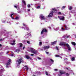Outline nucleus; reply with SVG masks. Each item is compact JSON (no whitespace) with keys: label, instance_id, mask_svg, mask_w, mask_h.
<instances>
[{"label":"nucleus","instance_id":"f257e3e1","mask_svg":"<svg viewBox=\"0 0 76 76\" xmlns=\"http://www.w3.org/2000/svg\"><path fill=\"white\" fill-rule=\"evenodd\" d=\"M59 45L61 46H65L66 45L68 48V49L69 51H71V48L70 45L67 44L66 43V42H61L59 44Z\"/></svg>","mask_w":76,"mask_h":76},{"label":"nucleus","instance_id":"f03ea898","mask_svg":"<svg viewBox=\"0 0 76 76\" xmlns=\"http://www.w3.org/2000/svg\"><path fill=\"white\" fill-rule=\"evenodd\" d=\"M48 32V31L47 30V29H46V28H44L40 34L41 35H42L44 32Z\"/></svg>","mask_w":76,"mask_h":76},{"label":"nucleus","instance_id":"7ed1b4c3","mask_svg":"<svg viewBox=\"0 0 76 76\" xmlns=\"http://www.w3.org/2000/svg\"><path fill=\"white\" fill-rule=\"evenodd\" d=\"M30 51H31V52L33 53V54H37V51L34 48H31Z\"/></svg>","mask_w":76,"mask_h":76},{"label":"nucleus","instance_id":"20e7f679","mask_svg":"<svg viewBox=\"0 0 76 76\" xmlns=\"http://www.w3.org/2000/svg\"><path fill=\"white\" fill-rule=\"evenodd\" d=\"M17 62H18V64H20L21 63L23 62V59L22 58H20L18 59V60L16 61Z\"/></svg>","mask_w":76,"mask_h":76},{"label":"nucleus","instance_id":"39448f33","mask_svg":"<svg viewBox=\"0 0 76 76\" xmlns=\"http://www.w3.org/2000/svg\"><path fill=\"white\" fill-rule=\"evenodd\" d=\"M51 12H50L48 15V18H51V17H52L53 15V13H54L55 12H53V11L52 10L51 11Z\"/></svg>","mask_w":76,"mask_h":76},{"label":"nucleus","instance_id":"423d86ee","mask_svg":"<svg viewBox=\"0 0 76 76\" xmlns=\"http://www.w3.org/2000/svg\"><path fill=\"white\" fill-rule=\"evenodd\" d=\"M40 18L42 19V20H45V17L43 16L42 14L40 15Z\"/></svg>","mask_w":76,"mask_h":76},{"label":"nucleus","instance_id":"0eeeda50","mask_svg":"<svg viewBox=\"0 0 76 76\" xmlns=\"http://www.w3.org/2000/svg\"><path fill=\"white\" fill-rule=\"evenodd\" d=\"M43 48L44 49V50H46V49H48V48H50V46H44L43 47Z\"/></svg>","mask_w":76,"mask_h":76},{"label":"nucleus","instance_id":"6e6552de","mask_svg":"<svg viewBox=\"0 0 76 76\" xmlns=\"http://www.w3.org/2000/svg\"><path fill=\"white\" fill-rule=\"evenodd\" d=\"M31 35V34L29 33H28V34H26L25 35V36H24L25 37H26V38H28V37L29 36H30Z\"/></svg>","mask_w":76,"mask_h":76},{"label":"nucleus","instance_id":"1a4fd4ad","mask_svg":"<svg viewBox=\"0 0 76 76\" xmlns=\"http://www.w3.org/2000/svg\"><path fill=\"white\" fill-rule=\"evenodd\" d=\"M59 73L61 74H65L66 73L64 71H63L62 70L59 71Z\"/></svg>","mask_w":76,"mask_h":76},{"label":"nucleus","instance_id":"9d476101","mask_svg":"<svg viewBox=\"0 0 76 76\" xmlns=\"http://www.w3.org/2000/svg\"><path fill=\"white\" fill-rule=\"evenodd\" d=\"M57 43V41H55L53 42H51V45H54V44H56Z\"/></svg>","mask_w":76,"mask_h":76},{"label":"nucleus","instance_id":"9b49d317","mask_svg":"<svg viewBox=\"0 0 76 76\" xmlns=\"http://www.w3.org/2000/svg\"><path fill=\"white\" fill-rule=\"evenodd\" d=\"M52 10H53V11H53V12H54V13H55L57 12V9L55 8H53L52 9Z\"/></svg>","mask_w":76,"mask_h":76},{"label":"nucleus","instance_id":"f8f14e48","mask_svg":"<svg viewBox=\"0 0 76 76\" xmlns=\"http://www.w3.org/2000/svg\"><path fill=\"white\" fill-rule=\"evenodd\" d=\"M64 27H65V30H68V27H67V26L65 25L63 26Z\"/></svg>","mask_w":76,"mask_h":76},{"label":"nucleus","instance_id":"ddd939ff","mask_svg":"<svg viewBox=\"0 0 76 76\" xmlns=\"http://www.w3.org/2000/svg\"><path fill=\"white\" fill-rule=\"evenodd\" d=\"M22 3L24 4L25 6H26V2L24 0H22Z\"/></svg>","mask_w":76,"mask_h":76},{"label":"nucleus","instance_id":"4468645a","mask_svg":"<svg viewBox=\"0 0 76 76\" xmlns=\"http://www.w3.org/2000/svg\"><path fill=\"white\" fill-rule=\"evenodd\" d=\"M61 20H64V17H63L62 18H60Z\"/></svg>","mask_w":76,"mask_h":76},{"label":"nucleus","instance_id":"2eb2a0df","mask_svg":"<svg viewBox=\"0 0 76 76\" xmlns=\"http://www.w3.org/2000/svg\"><path fill=\"white\" fill-rule=\"evenodd\" d=\"M10 62H8L6 64V66L7 67H8V65H10Z\"/></svg>","mask_w":76,"mask_h":76},{"label":"nucleus","instance_id":"dca6fc26","mask_svg":"<svg viewBox=\"0 0 76 76\" xmlns=\"http://www.w3.org/2000/svg\"><path fill=\"white\" fill-rule=\"evenodd\" d=\"M25 57H26V58L27 59H29V58H31L29 57V56H28V55H26L25 56Z\"/></svg>","mask_w":76,"mask_h":76},{"label":"nucleus","instance_id":"f3484780","mask_svg":"<svg viewBox=\"0 0 76 76\" xmlns=\"http://www.w3.org/2000/svg\"><path fill=\"white\" fill-rule=\"evenodd\" d=\"M25 67H26V70L27 72H28V67L27 66H25Z\"/></svg>","mask_w":76,"mask_h":76},{"label":"nucleus","instance_id":"a211bd4d","mask_svg":"<svg viewBox=\"0 0 76 76\" xmlns=\"http://www.w3.org/2000/svg\"><path fill=\"white\" fill-rule=\"evenodd\" d=\"M72 45H74V46L76 45V43L73 42H72Z\"/></svg>","mask_w":76,"mask_h":76},{"label":"nucleus","instance_id":"6ab92c4d","mask_svg":"<svg viewBox=\"0 0 76 76\" xmlns=\"http://www.w3.org/2000/svg\"><path fill=\"white\" fill-rule=\"evenodd\" d=\"M14 15V14H11V18H12V19H14V17H12V15Z\"/></svg>","mask_w":76,"mask_h":76},{"label":"nucleus","instance_id":"aec40b11","mask_svg":"<svg viewBox=\"0 0 76 76\" xmlns=\"http://www.w3.org/2000/svg\"><path fill=\"white\" fill-rule=\"evenodd\" d=\"M20 51V50L19 49H17L15 50V52H16L17 53H19Z\"/></svg>","mask_w":76,"mask_h":76},{"label":"nucleus","instance_id":"412c9836","mask_svg":"<svg viewBox=\"0 0 76 76\" xmlns=\"http://www.w3.org/2000/svg\"><path fill=\"white\" fill-rule=\"evenodd\" d=\"M73 9V7H70L69 8V9L70 10H71L72 9Z\"/></svg>","mask_w":76,"mask_h":76},{"label":"nucleus","instance_id":"4be33fe9","mask_svg":"<svg viewBox=\"0 0 76 76\" xmlns=\"http://www.w3.org/2000/svg\"><path fill=\"white\" fill-rule=\"evenodd\" d=\"M15 19H16V20H18L19 19V18L18 16L16 17L15 18Z\"/></svg>","mask_w":76,"mask_h":76},{"label":"nucleus","instance_id":"5701e85b","mask_svg":"<svg viewBox=\"0 0 76 76\" xmlns=\"http://www.w3.org/2000/svg\"><path fill=\"white\" fill-rule=\"evenodd\" d=\"M26 29L27 30V31H29V28H28V27H26Z\"/></svg>","mask_w":76,"mask_h":76},{"label":"nucleus","instance_id":"b1692460","mask_svg":"<svg viewBox=\"0 0 76 76\" xmlns=\"http://www.w3.org/2000/svg\"><path fill=\"white\" fill-rule=\"evenodd\" d=\"M74 60H75V57H73L72 58V61H74Z\"/></svg>","mask_w":76,"mask_h":76},{"label":"nucleus","instance_id":"393cba45","mask_svg":"<svg viewBox=\"0 0 76 76\" xmlns=\"http://www.w3.org/2000/svg\"><path fill=\"white\" fill-rule=\"evenodd\" d=\"M61 29H62V31H64V30H65V29L64 28H63V27H61Z\"/></svg>","mask_w":76,"mask_h":76},{"label":"nucleus","instance_id":"a878e982","mask_svg":"<svg viewBox=\"0 0 76 76\" xmlns=\"http://www.w3.org/2000/svg\"><path fill=\"white\" fill-rule=\"evenodd\" d=\"M20 47H22V46L23 45L22 43H20Z\"/></svg>","mask_w":76,"mask_h":76},{"label":"nucleus","instance_id":"bb28decb","mask_svg":"<svg viewBox=\"0 0 76 76\" xmlns=\"http://www.w3.org/2000/svg\"><path fill=\"white\" fill-rule=\"evenodd\" d=\"M11 61H12V60H11V59H9L8 62H9V63H10V62H11Z\"/></svg>","mask_w":76,"mask_h":76},{"label":"nucleus","instance_id":"cd10ccee","mask_svg":"<svg viewBox=\"0 0 76 76\" xmlns=\"http://www.w3.org/2000/svg\"><path fill=\"white\" fill-rule=\"evenodd\" d=\"M27 6H28V8H29V7H31V5H30V4H28V5Z\"/></svg>","mask_w":76,"mask_h":76},{"label":"nucleus","instance_id":"c85d7f7f","mask_svg":"<svg viewBox=\"0 0 76 76\" xmlns=\"http://www.w3.org/2000/svg\"><path fill=\"white\" fill-rule=\"evenodd\" d=\"M65 75H66V76H69V73H66L65 74Z\"/></svg>","mask_w":76,"mask_h":76},{"label":"nucleus","instance_id":"c756f323","mask_svg":"<svg viewBox=\"0 0 76 76\" xmlns=\"http://www.w3.org/2000/svg\"><path fill=\"white\" fill-rule=\"evenodd\" d=\"M45 74L47 76H48V72H45Z\"/></svg>","mask_w":76,"mask_h":76},{"label":"nucleus","instance_id":"7c9ffc66","mask_svg":"<svg viewBox=\"0 0 76 76\" xmlns=\"http://www.w3.org/2000/svg\"><path fill=\"white\" fill-rule=\"evenodd\" d=\"M39 45H42V42H39Z\"/></svg>","mask_w":76,"mask_h":76},{"label":"nucleus","instance_id":"2f4dec72","mask_svg":"<svg viewBox=\"0 0 76 76\" xmlns=\"http://www.w3.org/2000/svg\"><path fill=\"white\" fill-rule=\"evenodd\" d=\"M58 15H61V13L60 12H59L58 13Z\"/></svg>","mask_w":76,"mask_h":76},{"label":"nucleus","instance_id":"473e14b6","mask_svg":"<svg viewBox=\"0 0 76 76\" xmlns=\"http://www.w3.org/2000/svg\"><path fill=\"white\" fill-rule=\"evenodd\" d=\"M50 60L52 61V62H54V61L52 59H50Z\"/></svg>","mask_w":76,"mask_h":76},{"label":"nucleus","instance_id":"72a5a7b5","mask_svg":"<svg viewBox=\"0 0 76 76\" xmlns=\"http://www.w3.org/2000/svg\"><path fill=\"white\" fill-rule=\"evenodd\" d=\"M27 43L29 44H30V42H29V41H27Z\"/></svg>","mask_w":76,"mask_h":76},{"label":"nucleus","instance_id":"f704fd0d","mask_svg":"<svg viewBox=\"0 0 76 76\" xmlns=\"http://www.w3.org/2000/svg\"><path fill=\"white\" fill-rule=\"evenodd\" d=\"M40 8V6H38L37 7V9H39Z\"/></svg>","mask_w":76,"mask_h":76},{"label":"nucleus","instance_id":"c9c22d12","mask_svg":"<svg viewBox=\"0 0 76 76\" xmlns=\"http://www.w3.org/2000/svg\"><path fill=\"white\" fill-rule=\"evenodd\" d=\"M23 26H26V25L25 24H24V23H23Z\"/></svg>","mask_w":76,"mask_h":76},{"label":"nucleus","instance_id":"e433bc0d","mask_svg":"<svg viewBox=\"0 0 76 76\" xmlns=\"http://www.w3.org/2000/svg\"><path fill=\"white\" fill-rule=\"evenodd\" d=\"M59 55H56V57H59Z\"/></svg>","mask_w":76,"mask_h":76},{"label":"nucleus","instance_id":"4c0bfd02","mask_svg":"<svg viewBox=\"0 0 76 76\" xmlns=\"http://www.w3.org/2000/svg\"><path fill=\"white\" fill-rule=\"evenodd\" d=\"M11 44L12 45H15V43H12Z\"/></svg>","mask_w":76,"mask_h":76},{"label":"nucleus","instance_id":"58836bf2","mask_svg":"<svg viewBox=\"0 0 76 76\" xmlns=\"http://www.w3.org/2000/svg\"><path fill=\"white\" fill-rule=\"evenodd\" d=\"M56 48L57 50H58V47L57 46L56 47Z\"/></svg>","mask_w":76,"mask_h":76},{"label":"nucleus","instance_id":"ea45409f","mask_svg":"<svg viewBox=\"0 0 76 76\" xmlns=\"http://www.w3.org/2000/svg\"><path fill=\"white\" fill-rule=\"evenodd\" d=\"M46 53L47 54H49V52L46 51Z\"/></svg>","mask_w":76,"mask_h":76},{"label":"nucleus","instance_id":"a19ab883","mask_svg":"<svg viewBox=\"0 0 76 76\" xmlns=\"http://www.w3.org/2000/svg\"><path fill=\"white\" fill-rule=\"evenodd\" d=\"M54 71H57V70H58L57 69H54Z\"/></svg>","mask_w":76,"mask_h":76},{"label":"nucleus","instance_id":"79ce46f5","mask_svg":"<svg viewBox=\"0 0 76 76\" xmlns=\"http://www.w3.org/2000/svg\"><path fill=\"white\" fill-rule=\"evenodd\" d=\"M14 7H15V8H16V9H17V6H16L15 5L14 6Z\"/></svg>","mask_w":76,"mask_h":76},{"label":"nucleus","instance_id":"37998d69","mask_svg":"<svg viewBox=\"0 0 76 76\" xmlns=\"http://www.w3.org/2000/svg\"><path fill=\"white\" fill-rule=\"evenodd\" d=\"M62 8H63V9H64V8H65V6H63L62 7Z\"/></svg>","mask_w":76,"mask_h":76},{"label":"nucleus","instance_id":"c03bdc74","mask_svg":"<svg viewBox=\"0 0 76 76\" xmlns=\"http://www.w3.org/2000/svg\"><path fill=\"white\" fill-rule=\"evenodd\" d=\"M48 28H49V29H51V28L50 26L48 27Z\"/></svg>","mask_w":76,"mask_h":76},{"label":"nucleus","instance_id":"a18cd8bd","mask_svg":"<svg viewBox=\"0 0 76 76\" xmlns=\"http://www.w3.org/2000/svg\"><path fill=\"white\" fill-rule=\"evenodd\" d=\"M13 42L14 43H15V40H13Z\"/></svg>","mask_w":76,"mask_h":76},{"label":"nucleus","instance_id":"49530a36","mask_svg":"<svg viewBox=\"0 0 76 76\" xmlns=\"http://www.w3.org/2000/svg\"><path fill=\"white\" fill-rule=\"evenodd\" d=\"M25 47H23V50H24V49H25Z\"/></svg>","mask_w":76,"mask_h":76},{"label":"nucleus","instance_id":"de8ad7c7","mask_svg":"<svg viewBox=\"0 0 76 76\" xmlns=\"http://www.w3.org/2000/svg\"><path fill=\"white\" fill-rule=\"evenodd\" d=\"M3 41V39H0V41Z\"/></svg>","mask_w":76,"mask_h":76},{"label":"nucleus","instance_id":"09e8293b","mask_svg":"<svg viewBox=\"0 0 76 76\" xmlns=\"http://www.w3.org/2000/svg\"><path fill=\"white\" fill-rule=\"evenodd\" d=\"M38 59H39V60H41V58L39 57H38Z\"/></svg>","mask_w":76,"mask_h":76},{"label":"nucleus","instance_id":"8fccbe9b","mask_svg":"<svg viewBox=\"0 0 76 76\" xmlns=\"http://www.w3.org/2000/svg\"><path fill=\"white\" fill-rule=\"evenodd\" d=\"M2 22L3 23H4L5 22V21H2Z\"/></svg>","mask_w":76,"mask_h":76},{"label":"nucleus","instance_id":"3c124183","mask_svg":"<svg viewBox=\"0 0 76 76\" xmlns=\"http://www.w3.org/2000/svg\"><path fill=\"white\" fill-rule=\"evenodd\" d=\"M66 38H69V36H68L66 37Z\"/></svg>","mask_w":76,"mask_h":76},{"label":"nucleus","instance_id":"603ef678","mask_svg":"<svg viewBox=\"0 0 76 76\" xmlns=\"http://www.w3.org/2000/svg\"><path fill=\"white\" fill-rule=\"evenodd\" d=\"M9 51L7 52V54H9Z\"/></svg>","mask_w":76,"mask_h":76},{"label":"nucleus","instance_id":"864d4df0","mask_svg":"<svg viewBox=\"0 0 76 76\" xmlns=\"http://www.w3.org/2000/svg\"><path fill=\"white\" fill-rule=\"evenodd\" d=\"M31 56H34V54H31Z\"/></svg>","mask_w":76,"mask_h":76},{"label":"nucleus","instance_id":"5fc2aeb1","mask_svg":"<svg viewBox=\"0 0 76 76\" xmlns=\"http://www.w3.org/2000/svg\"><path fill=\"white\" fill-rule=\"evenodd\" d=\"M11 56H13V54H11Z\"/></svg>","mask_w":76,"mask_h":76},{"label":"nucleus","instance_id":"6e6d98bb","mask_svg":"<svg viewBox=\"0 0 76 76\" xmlns=\"http://www.w3.org/2000/svg\"><path fill=\"white\" fill-rule=\"evenodd\" d=\"M28 12H29V11H30V9H28Z\"/></svg>","mask_w":76,"mask_h":76},{"label":"nucleus","instance_id":"4d7b16f0","mask_svg":"<svg viewBox=\"0 0 76 76\" xmlns=\"http://www.w3.org/2000/svg\"><path fill=\"white\" fill-rule=\"evenodd\" d=\"M66 69H67L68 70H69V69H68V68H66Z\"/></svg>","mask_w":76,"mask_h":76},{"label":"nucleus","instance_id":"13d9d810","mask_svg":"<svg viewBox=\"0 0 76 76\" xmlns=\"http://www.w3.org/2000/svg\"><path fill=\"white\" fill-rule=\"evenodd\" d=\"M61 75H59V74H58V76H61Z\"/></svg>","mask_w":76,"mask_h":76},{"label":"nucleus","instance_id":"bf43d9fd","mask_svg":"<svg viewBox=\"0 0 76 76\" xmlns=\"http://www.w3.org/2000/svg\"><path fill=\"white\" fill-rule=\"evenodd\" d=\"M0 47H1V45L0 44Z\"/></svg>","mask_w":76,"mask_h":76},{"label":"nucleus","instance_id":"052dcab7","mask_svg":"<svg viewBox=\"0 0 76 76\" xmlns=\"http://www.w3.org/2000/svg\"><path fill=\"white\" fill-rule=\"evenodd\" d=\"M58 18H60V17L59 16H58Z\"/></svg>","mask_w":76,"mask_h":76},{"label":"nucleus","instance_id":"680f3d73","mask_svg":"<svg viewBox=\"0 0 76 76\" xmlns=\"http://www.w3.org/2000/svg\"><path fill=\"white\" fill-rule=\"evenodd\" d=\"M22 28H23V27H22Z\"/></svg>","mask_w":76,"mask_h":76},{"label":"nucleus","instance_id":"e2e57ef3","mask_svg":"<svg viewBox=\"0 0 76 76\" xmlns=\"http://www.w3.org/2000/svg\"><path fill=\"white\" fill-rule=\"evenodd\" d=\"M61 58H62V57H61Z\"/></svg>","mask_w":76,"mask_h":76},{"label":"nucleus","instance_id":"0e129e2a","mask_svg":"<svg viewBox=\"0 0 76 76\" xmlns=\"http://www.w3.org/2000/svg\"><path fill=\"white\" fill-rule=\"evenodd\" d=\"M24 29H25V28H24Z\"/></svg>","mask_w":76,"mask_h":76},{"label":"nucleus","instance_id":"69168bd1","mask_svg":"<svg viewBox=\"0 0 76 76\" xmlns=\"http://www.w3.org/2000/svg\"><path fill=\"white\" fill-rule=\"evenodd\" d=\"M75 38H76V36H75Z\"/></svg>","mask_w":76,"mask_h":76}]
</instances>
